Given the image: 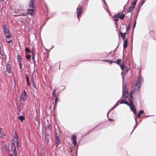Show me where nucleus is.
Here are the masks:
<instances>
[{"mask_svg":"<svg viewBox=\"0 0 156 156\" xmlns=\"http://www.w3.org/2000/svg\"><path fill=\"white\" fill-rule=\"evenodd\" d=\"M144 80L143 77L141 76L138 77L133 89L129 94L128 93V90L126 88V86L123 87V94L124 98H133V95H135L139 93L141 87V83L144 81Z\"/></svg>","mask_w":156,"mask_h":156,"instance_id":"f257e3e1","label":"nucleus"},{"mask_svg":"<svg viewBox=\"0 0 156 156\" xmlns=\"http://www.w3.org/2000/svg\"><path fill=\"white\" fill-rule=\"evenodd\" d=\"M3 30L5 36V40L7 42L10 43L12 41V40L11 39V34L9 33V30L7 28V27L5 25L3 26Z\"/></svg>","mask_w":156,"mask_h":156,"instance_id":"f03ea898","label":"nucleus"},{"mask_svg":"<svg viewBox=\"0 0 156 156\" xmlns=\"http://www.w3.org/2000/svg\"><path fill=\"white\" fill-rule=\"evenodd\" d=\"M132 98H129L128 100L129 101V103L128 105L129 106L130 109L132 111L135 115L136 114V108H135L133 104V102L131 99Z\"/></svg>","mask_w":156,"mask_h":156,"instance_id":"7ed1b4c3","label":"nucleus"},{"mask_svg":"<svg viewBox=\"0 0 156 156\" xmlns=\"http://www.w3.org/2000/svg\"><path fill=\"white\" fill-rule=\"evenodd\" d=\"M28 7L29 8L36 9V4L35 0H30L29 3Z\"/></svg>","mask_w":156,"mask_h":156,"instance_id":"20e7f679","label":"nucleus"},{"mask_svg":"<svg viewBox=\"0 0 156 156\" xmlns=\"http://www.w3.org/2000/svg\"><path fill=\"white\" fill-rule=\"evenodd\" d=\"M77 12V17L79 19V17L80 16L82 13V7L81 5H79L76 9Z\"/></svg>","mask_w":156,"mask_h":156,"instance_id":"39448f33","label":"nucleus"},{"mask_svg":"<svg viewBox=\"0 0 156 156\" xmlns=\"http://www.w3.org/2000/svg\"><path fill=\"white\" fill-rule=\"evenodd\" d=\"M125 28L122 27H121L119 30V35H120L121 37H125L126 34V32L122 33V32H123V30L125 29Z\"/></svg>","mask_w":156,"mask_h":156,"instance_id":"423d86ee","label":"nucleus"},{"mask_svg":"<svg viewBox=\"0 0 156 156\" xmlns=\"http://www.w3.org/2000/svg\"><path fill=\"white\" fill-rule=\"evenodd\" d=\"M35 9L29 8L27 9V13L32 16H33L35 13Z\"/></svg>","mask_w":156,"mask_h":156,"instance_id":"0eeeda50","label":"nucleus"},{"mask_svg":"<svg viewBox=\"0 0 156 156\" xmlns=\"http://www.w3.org/2000/svg\"><path fill=\"white\" fill-rule=\"evenodd\" d=\"M58 89H55L53 91L52 95L54 98H58Z\"/></svg>","mask_w":156,"mask_h":156,"instance_id":"6e6552de","label":"nucleus"},{"mask_svg":"<svg viewBox=\"0 0 156 156\" xmlns=\"http://www.w3.org/2000/svg\"><path fill=\"white\" fill-rule=\"evenodd\" d=\"M117 14V15H118V16H119V18L121 20H123L124 19L125 15L123 14L122 12L118 13Z\"/></svg>","mask_w":156,"mask_h":156,"instance_id":"1a4fd4ad","label":"nucleus"},{"mask_svg":"<svg viewBox=\"0 0 156 156\" xmlns=\"http://www.w3.org/2000/svg\"><path fill=\"white\" fill-rule=\"evenodd\" d=\"M135 5H134L133 3H131L130 6L129 7L127 10V12H131L133 10V9L134 8Z\"/></svg>","mask_w":156,"mask_h":156,"instance_id":"9d476101","label":"nucleus"},{"mask_svg":"<svg viewBox=\"0 0 156 156\" xmlns=\"http://www.w3.org/2000/svg\"><path fill=\"white\" fill-rule=\"evenodd\" d=\"M76 138L77 136L76 135H74L72 136V140L75 146H76L77 144V141H76Z\"/></svg>","mask_w":156,"mask_h":156,"instance_id":"9b49d317","label":"nucleus"},{"mask_svg":"<svg viewBox=\"0 0 156 156\" xmlns=\"http://www.w3.org/2000/svg\"><path fill=\"white\" fill-rule=\"evenodd\" d=\"M15 141L12 140V142L11 143V149L12 150L14 151V152L15 153L16 152V148L15 146Z\"/></svg>","mask_w":156,"mask_h":156,"instance_id":"f8f14e48","label":"nucleus"},{"mask_svg":"<svg viewBox=\"0 0 156 156\" xmlns=\"http://www.w3.org/2000/svg\"><path fill=\"white\" fill-rule=\"evenodd\" d=\"M128 39L126 38L124 41V42L123 43V48L124 49H125L127 48L128 45Z\"/></svg>","mask_w":156,"mask_h":156,"instance_id":"ddd939ff","label":"nucleus"},{"mask_svg":"<svg viewBox=\"0 0 156 156\" xmlns=\"http://www.w3.org/2000/svg\"><path fill=\"white\" fill-rule=\"evenodd\" d=\"M118 15H117L116 14L112 17V18H114L113 20L116 22H117L119 20V16H118Z\"/></svg>","mask_w":156,"mask_h":156,"instance_id":"4468645a","label":"nucleus"},{"mask_svg":"<svg viewBox=\"0 0 156 156\" xmlns=\"http://www.w3.org/2000/svg\"><path fill=\"white\" fill-rule=\"evenodd\" d=\"M7 70L9 73H11V66L10 64H8L6 66Z\"/></svg>","mask_w":156,"mask_h":156,"instance_id":"2eb2a0df","label":"nucleus"},{"mask_svg":"<svg viewBox=\"0 0 156 156\" xmlns=\"http://www.w3.org/2000/svg\"><path fill=\"white\" fill-rule=\"evenodd\" d=\"M120 104H125L127 105H129V103L125 99H122L120 101Z\"/></svg>","mask_w":156,"mask_h":156,"instance_id":"dca6fc26","label":"nucleus"},{"mask_svg":"<svg viewBox=\"0 0 156 156\" xmlns=\"http://www.w3.org/2000/svg\"><path fill=\"white\" fill-rule=\"evenodd\" d=\"M56 142L57 144L56 146H57L60 144V140L58 136H55Z\"/></svg>","mask_w":156,"mask_h":156,"instance_id":"f3484780","label":"nucleus"},{"mask_svg":"<svg viewBox=\"0 0 156 156\" xmlns=\"http://www.w3.org/2000/svg\"><path fill=\"white\" fill-rule=\"evenodd\" d=\"M27 95L26 94L25 90H24V92L21 94V98H27Z\"/></svg>","mask_w":156,"mask_h":156,"instance_id":"a211bd4d","label":"nucleus"},{"mask_svg":"<svg viewBox=\"0 0 156 156\" xmlns=\"http://www.w3.org/2000/svg\"><path fill=\"white\" fill-rule=\"evenodd\" d=\"M18 119L20 120L22 122H23L24 119V117L23 116H20L18 117Z\"/></svg>","mask_w":156,"mask_h":156,"instance_id":"6ab92c4d","label":"nucleus"},{"mask_svg":"<svg viewBox=\"0 0 156 156\" xmlns=\"http://www.w3.org/2000/svg\"><path fill=\"white\" fill-rule=\"evenodd\" d=\"M26 79H27V85L28 86H30V82H29V77H28V75H26Z\"/></svg>","mask_w":156,"mask_h":156,"instance_id":"aec40b11","label":"nucleus"},{"mask_svg":"<svg viewBox=\"0 0 156 156\" xmlns=\"http://www.w3.org/2000/svg\"><path fill=\"white\" fill-rule=\"evenodd\" d=\"M5 136V135L3 131L2 132H0V137L1 138H3Z\"/></svg>","mask_w":156,"mask_h":156,"instance_id":"412c9836","label":"nucleus"},{"mask_svg":"<svg viewBox=\"0 0 156 156\" xmlns=\"http://www.w3.org/2000/svg\"><path fill=\"white\" fill-rule=\"evenodd\" d=\"M17 114L18 115H20L22 113L21 112V109L19 107H17Z\"/></svg>","mask_w":156,"mask_h":156,"instance_id":"4be33fe9","label":"nucleus"},{"mask_svg":"<svg viewBox=\"0 0 156 156\" xmlns=\"http://www.w3.org/2000/svg\"><path fill=\"white\" fill-rule=\"evenodd\" d=\"M5 148L6 149V150H7V151L8 152H9L10 151L9 147V145H5Z\"/></svg>","mask_w":156,"mask_h":156,"instance_id":"5701e85b","label":"nucleus"},{"mask_svg":"<svg viewBox=\"0 0 156 156\" xmlns=\"http://www.w3.org/2000/svg\"><path fill=\"white\" fill-rule=\"evenodd\" d=\"M121 60L120 59H118L116 60V62H116L118 64L120 65L121 62Z\"/></svg>","mask_w":156,"mask_h":156,"instance_id":"b1692460","label":"nucleus"},{"mask_svg":"<svg viewBox=\"0 0 156 156\" xmlns=\"http://www.w3.org/2000/svg\"><path fill=\"white\" fill-rule=\"evenodd\" d=\"M17 59H18V61L19 62H21V58L20 55H18Z\"/></svg>","mask_w":156,"mask_h":156,"instance_id":"393cba45","label":"nucleus"},{"mask_svg":"<svg viewBox=\"0 0 156 156\" xmlns=\"http://www.w3.org/2000/svg\"><path fill=\"white\" fill-rule=\"evenodd\" d=\"M25 51L26 52H28V53H30L31 52L28 49L27 47H26L25 48Z\"/></svg>","mask_w":156,"mask_h":156,"instance_id":"a878e982","label":"nucleus"},{"mask_svg":"<svg viewBox=\"0 0 156 156\" xmlns=\"http://www.w3.org/2000/svg\"><path fill=\"white\" fill-rule=\"evenodd\" d=\"M54 102H53V103H54V104L56 105L57 104V101H58V98H54ZM52 101L53 102V100L52 99Z\"/></svg>","mask_w":156,"mask_h":156,"instance_id":"bb28decb","label":"nucleus"},{"mask_svg":"<svg viewBox=\"0 0 156 156\" xmlns=\"http://www.w3.org/2000/svg\"><path fill=\"white\" fill-rule=\"evenodd\" d=\"M130 25L129 24L128 26L126 27V31H129L130 29Z\"/></svg>","mask_w":156,"mask_h":156,"instance_id":"cd10ccee","label":"nucleus"},{"mask_svg":"<svg viewBox=\"0 0 156 156\" xmlns=\"http://www.w3.org/2000/svg\"><path fill=\"white\" fill-rule=\"evenodd\" d=\"M120 67L122 70H123L125 67V66L123 63H122L120 65Z\"/></svg>","mask_w":156,"mask_h":156,"instance_id":"c85d7f7f","label":"nucleus"},{"mask_svg":"<svg viewBox=\"0 0 156 156\" xmlns=\"http://www.w3.org/2000/svg\"><path fill=\"white\" fill-rule=\"evenodd\" d=\"M31 56L30 55H27L26 56V58L27 59H30V58Z\"/></svg>","mask_w":156,"mask_h":156,"instance_id":"c756f323","label":"nucleus"},{"mask_svg":"<svg viewBox=\"0 0 156 156\" xmlns=\"http://www.w3.org/2000/svg\"><path fill=\"white\" fill-rule=\"evenodd\" d=\"M145 0H143V1L141 2L140 5V6H141L145 2Z\"/></svg>","mask_w":156,"mask_h":156,"instance_id":"7c9ffc66","label":"nucleus"},{"mask_svg":"<svg viewBox=\"0 0 156 156\" xmlns=\"http://www.w3.org/2000/svg\"><path fill=\"white\" fill-rule=\"evenodd\" d=\"M14 137L16 139V140L18 139V136L16 133H15V134L14 136Z\"/></svg>","mask_w":156,"mask_h":156,"instance_id":"2f4dec72","label":"nucleus"},{"mask_svg":"<svg viewBox=\"0 0 156 156\" xmlns=\"http://www.w3.org/2000/svg\"><path fill=\"white\" fill-rule=\"evenodd\" d=\"M137 0H134V1L133 2H132V3H133L134 5H135L136 4V3Z\"/></svg>","mask_w":156,"mask_h":156,"instance_id":"473e14b6","label":"nucleus"},{"mask_svg":"<svg viewBox=\"0 0 156 156\" xmlns=\"http://www.w3.org/2000/svg\"><path fill=\"white\" fill-rule=\"evenodd\" d=\"M144 111L143 110H141L138 113L141 115V114H143L144 113Z\"/></svg>","mask_w":156,"mask_h":156,"instance_id":"72a5a7b5","label":"nucleus"},{"mask_svg":"<svg viewBox=\"0 0 156 156\" xmlns=\"http://www.w3.org/2000/svg\"><path fill=\"white\" fill-rule=\"evenodd\" d=\"M19 62V66H20V69H21V70H22V69H21L22 64L21 63V62Z\"/></svg>","mask_w":156,"mask_h":156,"instance_id":"f704fd0d","label":"nucleus"},{"mask_svg":"<svg viewBox=\"0 0 156 156\" xmlns=\"http://www.w3.org/2000/svg\"><path fill=\"white\" fill-rule=\"evenodd\" d=\"M16 144L18 145H19V141H18V139L16 140Z\"/></svg>","mask_w":156,"mask_h":156,"instance_id":"c9c22d12","label":"nucleus"},{"mask_svg":"<svg viewBox=\"0 0 156 156\" xmlns=\"http://www.w3.org/2000/svg\"><path fill=\"white\" fill-rule=\"evenodd\" d=\"M109 119L110 121H115V120L114 119Z\"/></svg>","mask_w":156,"mask_h":156,"instance_id":"e433bc0d","label":"nucleus"},{"mask_svg":"<svg viewBox=\"0 0 156 156\" xmlns=\"http://www.w3.org/2000/svg\"><path fill=\"white\" fill-rule=\"evenodd\" d=\"M136 21H135L134 22V25H133V28H134L135 27V25H136Z\"/></svg>","mask_w":156,"mask_h":156,"instance_id":"4c0bfd02","label":"nucleus"},{"mask_svg":"<svg viewBox=\"0 0 156 156\" xmlns=\"http://www.w3.org/2000/svg\"><path fill=\"white\" fill-rule=\"evenodd\" d=\"M140 115H141L139 114V113H138V115H137V117L138 118H140Z\"/></svg>","mask_w":156,"mask_h":156,"instance_id":"58836bf2","label":"nucleus"},{"mask_svg":"<svg viewBox=\"0 0 156 156\" xmlns=\"http://www.w3.org/2000/svg\"><path fill=\"white\" fill-rule=\"evenodd\" d=\"M31 54H32V56H34V52L33 51H32Z\"/></svg>","mask_w":156,"mask_h":156,"instance_id":"ea45409f","label":"nucleus"},{"mask_svg":"<svg viewBox=\"0 0 156 156\" xmlns=\"http://www.w3.org/2000/svg\"><path fill=\"white\" fill-rule=\"evenodd\" d=\"M32 59L33 60H34V56H32Z\"/></svg>","mask_w":156,"mask_h":156,"instance_id":"a19ab883","label":"nucleus"},{"mask_svg":"<svg viewBox=\"0 0 156 156\" xmlns=\"http://www.w3.org/2000/svg\"><path fill=\"white\" fill-rule=\"evenodd\" d=\"M2 129H3L2 128L0 127V132L2 131Z\"/></svg>","mask_w":156,"mask_h":156,"instance_id":"79ce46f5","label":"nucleus"},{"mask_svg":"<svg viewBox=\"0 0 156 156\" xmlns=\"http://www.w3.org/2000/svg\"><path fill=\"white\" fill-rule=\"evenodd\" d=\"M105 61L107 62H110V61H111L110 60H105Z\"/></svg>","mask_w":156,"mask_h":156,"instance_id":"37998d69","label":"nucleus"},{"mask_svg":"<svg viewBox=\"0 0 156 156\" xmlns=\"http://www.w3.org/2000/svg\"><path fill=\"white\" fill-rule=\"evenodd\" d=\"M14 154L15 155V156H16V151L15 152V153H14Z\"/></svg>","mask_w":156,"mask_h":156,"instance_id":"c03bdc74","label":"nucleus"},{"mask_svg":"<svg viewBox=\"0 0 156 156\" xmlns=\"http://www.w3.org/2000/svg\"><path fill=\"white\" fill-rule=\"evenodd\" d=\"M126 34H129V31H126Z\"/></svg>","mask_w":156,"mask_h":156,"instance_id":"a18cd8bd","label":"nucleus"},{"mask_svg":"<svg viewBox=\"0 0 156 156\" xmlns=\"http://www.w3.org/2000/svg\"><path fill=\"white\" fill-rule=\"evenodd\" d=\"M22 98V99L23 100V101H24V100H25V98Z\"/></svg>","mask_w":156,"mask_h":156,"instance_id":"49530a36","label":"nucleus"},{"mask_svg":"<svg viewBox=\"0 0 156 156\" xmlns=\"http://www.w3.org/2000/svg\"><path fill=\"white\" fill-rule=\"evenodd\" d=\"M0 54H2V52L1 48H0Z\"/></svg>","mask_w":156,"mask_h":156,"instance_id":"de8ad7c7","label":"nucleus"},{"mask_svg":"<svg viewBox=\"0 0 156 156\" xmlns=\"http://www.w3.org/2000/svg\"><path fill=\"white\" fill-rule=\"evenodd\" d=\"M123 40H124L125 38V37H122Z\"/></svg>","mask_w":156,"mask_h":156,"instance_id":"09e8293b","label":"nucleus"},{"mask_svg":"<svg viewBox=\"0 0 156 156\" xmlns=\"http://www.w3.org/2000/svg\"><path fill=\"white\" fill-rule=\"evenodd\" d=\"M153 32H154V31H150V33H153Z\"/></svg>","mask_w":156,"mask_h":156,"instance_id":"8fccbe9b","label":"nucleus"},{"mask_svg":"<svg viewBox=\"0 0 156 156\" xmlns=\"http://www.w3.org/2000/svg\"><path fill=\"white\" fill-rule=\"evenodd\" d=\"M109 62H110L111 63H112L113 62L111 61H110Z\"/></svg>","mask_w":156,"mask_h":156,"instance_id":"3c124183","label":"nucleus"},{"mask_svg":"<svg viewBox=\"0 0 156 156\" xmlns=\"http://www.w3.org/2000/svg\"><path fill=\"white\" fill-rule=\"evenodd\" d=\"M33 85H34V87H36L34 85V83H33Z\"/></svg>","mask_w":156,"mask_h":156,"instance_id":"603ef678","label":"nucleus"},{"mask_svg":"<svg viewBox=\"0 0 156 156\" xmlns=\"http://www.w3.org/2000/svg\"><path fill=\"white\" fill-rule=\"evenodd\" d=\"M4 0H0V1L1 2H2V1H3Z\"/></svg>","mask_w":156,"mask_h":156,"instance_id":"864d4df0","label":"nucleus"},{"mask_svg":"<svg viewBox=\"0 0 156 156\" xmlns=\"http://www.w3.org/2000/svg\"><path fill=\"white\" fill-rule=\"evenodd\" d=\"M10 156H13L11 154V155H10Z\"/></svg>","mask_w":156,"mask_h":156,"instance_id":"5fc2aeb1","label":"nucleus"},{"mask_svg":"<svg viewBox=\"0 0 156 156\" xmlns=\"http://www.w3.org/2000/svg\"><path fill=\"white\" fill-rule=\"evenodd\" d=\"M36 120H37V117H36Z\"/></svg>","mask_w":156,"mask_h":156,"instance_id":"6e6d98bb","label":"nucleus"}]
</instances>
